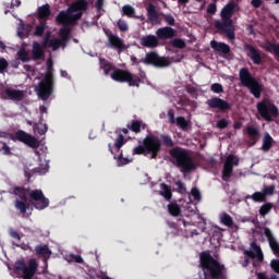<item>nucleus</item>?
<instances>
[{"label":"nucleus","mask_w":279,"mask_h":279,"mask_svg":"<svg viewBox=\"0 0 279 279\" xmlns=\"http://www.w3.org/2000/svg\"><path fill=\"white\" fill-rule=\"evenodd\" d=\"M234 10H236V2L231 1L227 5H225L220 12L221 21L217 20L214 23V27L218 32H222L226 34L229 40H234V21H232V16L234 14Z\"/></svg>","instance_id":"1"},{"label":"nucleus","mask_w":279,"mask_h":279,"mask_svg":"<svg viewBox=\"0 0 279 279\" xmlns=\"http://www.w3.org/2000/svg\"><path fill=\"white\" fill-rule=\"evenodd\" d=\"M169 154L172 158L173 165L181 169L182 173H191V171H195L197 166L195 165V160L193 156H191V151L180 146H175L169 150Z\"/></svg>","instance_id":"2"},{"label":"nucleus","mask_w":279,"mask_h":279,"mask_svg":"<svg viewBox=\"0 0 279 279\" xmlns=\"http://www.w3.org/2000/svg\"><path fill=\"white\" fill-rule=\"evenodd\" d=\"M239 78L244 86V88H248L251 95L255 97V99H260V95L263 93V84L258 82L254 75H252V72H250V69L242 68L239 71Z\"/></svg>","instance_id":"3"},{"label":"nucleus","mask_w":279,"mask_h":279,"mask_svg":"<svg viewBox=\"0 0 279 279\" xmlns=\"http://www.w3.org/2000/svg\"><path fill=\"white\" fill-rule=\"evenodd\" d=\"M29 187L24 186H15L12 191V194L17 197L14 201V206L19 210L20 215L24 217V219H28L32 217V213H27L29 210V202H27V197H29Z\"/></svg>","instance_id":"4"},{"label":"nucleus","mask_w":279,"mask_h":279,"mask_svg":"<svg viewBox=\"0 0 279 279\" xmlns=\"http://www.w3.org/2000/svg\"><path fill=\"white\" fill-rule=\"evenodd\" d=\"M51 64L48 63L47 72L44 80H41L35 88L39 99L47 101L51 95H53V72L51 71Z\"/></svg>","instance_id":"5"},{"label":"nucleus","mask_w":279,"mask_h":279,"mask_svg":"<svg viewBox=\"0 0 279 279\" xmlns=\"http://www.w3.org/2000/svg\"><path fill=\"white\" fill-rule=\"evenodd\" d=\"M256 108L259 117L267 123H274L276 119H279L278 106L267 98L257 102Z\"/></svg>","instance_id":"6"},{"label":"nucleus","mask_w":279,"mask_h":279,"mask_svg":"<svg viewBox=\"0 0 279 279\" xmlns=\"http://www.w3.org/2000/svg\"><path fill=\"white\" fill-rule=\"evenodd\" d=\"M111 80H113V82H119L120 84L126 83L129 86H135L136 88H140L141 86V77L123 69H116L111 73Z\"/></svg>","instance_id":"7"},{"label":"nucleus","mask_w":279,"mask_h":279,"mask_svg":"<svg viewBox=\"0 0 279 279\" xmlns=\"http://www.w3.org/2000/svg\"><path fill=\"white\" fill-rule=\"evenodd\" d=\"M14 271L15 274H21L22 271L23 279H32L34 276H36V271H38V262H36L34 258H31L28 264H25V260L20 259L15 262Z\"/></svg>","instance_id":"8"},{"label":"nucleus","mask_w":279,"mask_h":279,"mask_svg":"<svg viewBox=\"0 0 279 279\" xmlns=\"http://www.w3.org/2000/svg\"><path fill=\"white\" fill-rule=\"evenodd\" d=\"M28 197V204H32L36 210H45L49 206V198L45 196L43 190H31Z\"/></svg>","instance_id":"9"},{"label":"nucleus","mask_w":279,"mask_h":279,"mask_svg":"<svg viewBox=\"0 0 279 279\" xmlns=\"http://www.w3.org/2000/svg\"><path fill=\"white\" fill-rule=\"evenodd\" d=\"M141 62H143V64H150L151 66H156L157 69H165L171 64L169 58L160 57L154 51L146 53L145 58L142 59Z\"/></svg>","instance_id":"10"},{"label":"nucleus","mask_w":279,"mask_h":279,"mask_svg":"<svg viewBox=\"0 0 279 279\" xmlns=\"http://www.w3.org/2000/svg\"><path fill=\"white\" fill-rule=\"evenodd\" d=\"M11 141H19L20 143L27 145V147H31L32 149H38V147H40V142H38V138L34 137L32 134L23 130H17L14 136L11 137Z\"/></svg>","instance_id":"11"},{"label":"nucleus","mask_w":279,"mask_h":279,"mask_svg":"<svg viewBox=\"0 0 279 279\" xmlns=\"http://www.w3.org/2000/svg\"><path fill=\"white\" fill-rule=\"evenodd\" d=\"M143 145L146 147L147 154H150V157L154 160H156V158H158V154H160V149L162 147L160 140L157 136L147 135L143 141Z\"/></svg>","instance_id":"12"},{"label":"nucleus","mask_w":279,"mask_h":279,"mask_svg":"<svg viewBox=\"0 0 279 279\" xmlns=\"http://www.w3.org/2000/svg\"><path fill=\"white\" fill-rule=\"evenodd\" d=\"M234 167H239V159L234 155H229L223 163L222 180L223 182H230Z\"/></svg>","instance_id":"13"},{"label":"nucleus","mask_w":279,"mask_h":279,"mask_svg":"<svg viewBox=\"0 0 279 279\" xmlns=\"http://www.w3.org/2000/svg\"><path fill=\"white\" fill-rule=\"evenodd\" d=\"M82 19V12L78 13H69V9L66 11H60L56 17V22L58 25H73L76 21Z\"/></svg>","instance_id":"14"},{"label":"nucleus","mask_w":279,"mask_h":279,"mask_svg":"<svg viewBox=\"0 0 279 279\" xmlns=\"http://www.w3.org/2000/svg\"><path fill=\"white\" fill-rule=\"evenodd\" d=\"M206 104L208 108H211V110L216 109V110H219L220 112H228L229 110H232V104L219 97H213L208 99Z\"/></svg>","instance_id":"15"},{"label":"nucleus","mask_w":279,"mask_h":279,"mask_svg":"<svg viewBox=\"0 0 279 279\" xmlns=\"http://www.w3.org/2000/svg\"><path fill=\"white\" fill-rule=\"evenodd\" d=\"M251 247L253 251H244L245 258L242 264L243 267H247V265H250V258L252 259L257 258L259 263H263L264 257H263V251L260 250V246H258L256 242H252Z\"/></svg>","instance_id":"16"},{"label":"nucleus","mask_w":279,"mask_h":279,"mask_svg":"<svg viewBox=\"0 0 279 279\" xmlns=\"http://www.w3.org/2000/svg\"><path fill=\"white\" fill-rule=\"evenodd\" d=\"M105 35L108 38L109 47H111V49H117L119 53L128 49V47L125 46V41H123V39L118 35L112 34V32L110 31H106Z\"/></svg>","instance_id":"17"},{"label":"nucleus","mask_w":279,"mask_h":279,"mask_svg":"<svg viewBox=\"0 0 279 279\" xmlns=\"http://www.w3.org/2000/svg\"><path fill=\"white\" fill-rule=\"evenodd\" d=\"M244 51H246L247 58H250L254 64H263V54L259 49L250 44H245Z\"/></svg>","instance_id":"18"},{"label":"nucleus","mask_w":279,"mask_h":279,"mask_svg":"<svg viewBox=\"0 0 279 279\" xmlns=\"http://www.w3.org/2000/svg\"><path fill=\"white\" fill-rule=\"evenodd\" d=\"M156 36L158 40H170L175 38V29L171 26L160 27L156 31Z\"/></svg>","instance_id":"19"},{"label":"nucleus","mask_w":279,"mask_h":279,"mask_svg":"<svg viewBox=\"0 0 279 279\" xmlns=\"http://www.w3.org/2000/svg\"><path fill=\"white\" fill-rule=\"evenodd\" d=\"M88 10V1L87 0H75L71 3V5L68 8L69 14H74V12H86Z\"/></svg>","instance_id":"20"},{"label":"nucleus","mask_w":279,"mask_h":279,"mask_svg":"<svg viewBox=\"0 0 279 279\" xmlns=\"http://www.w3.org/2000/svg\"><path fill=\"white\" fill-rule=\"evenodd\" d=\"M140 44L142 47H146L147 49H156L158 47V36L156 35H145L140 39Z\"/></svg>","instance_id":"21"},{"label":"nucleus","mask_w":279,"mask_h":279,"mask_svg":"<svg viewBox=\"0 0 279 279\" xmlns=\"http://www.w3.org/2000/svg\"><path fill=\"white\" fill-rule=\"evenodd\" d=\"M35 254L43 258L44 263L47 265V263L51 258V254L53 253L49 250V245L44 244L35 246Z\"/></svg>","instance_id":"22"},{"label":"nucleus","mask_w":279,"mask_h":279,"mask_svg":"<svg viewBox=\"0 0 279 279\" xmlns=\"http://www.w3.org/2000/svg\"><path fill=\"white\" fill-rule=\"evenodd\" d=\"M210 47L214 49V51H218L219 53H223V56H228L230 53V47L226 43L211 40Z\"/></svg>","instance_id":"23"},{"label":"nucleus","mask_w":279,"mask_h":279,"mask_svg":"<svg viewBox=\"0 0 279 279\" xmlns=\"http://www.w3.org/2000/svg\"><path fill=\"white\" fill-rule=\"evenodd\" d=\"M246 134L251 138V145H256L258 143V140L260 138V131H258L257 128L254 125L246 126Z\"/></svg>","instance_id":"24"},{"label":"nucleus","mask_w":279,"mask_h":279,"mask_svg":"<svg viewBox=\"0 0 279 279\" xmlns=\"http://www.w3.org/2000/svg\"><path fill=\"white\" fill-rule=\"evenodd\" d=\"M49 16H51V7L49 5V3H46L38 8L37 19H39V21L47 22V19H49Z\"/></svg>","instance_id":"25"},{"label":"nucleus","mask_w":279,"mask_h":279,"mask_svg":"<svg viewBox=\"0 0 279 279\" xmlns=\"http://www.w3.org/2000/svg\"><path fill=\"white\" fill-rule=\"evenodd\" d=\"M4 94L7 95V97H9V99H14L15 101H21V99L25 97V94H23V90H19V89L7 88L4 90Z\"/></svg>","instance_id":"26"},{"label":"nucleus","mask_w":279,"mask_h":279,"mask_svg":"<svg viewBox=\"0 0 279 279\" xmlns=\"http://www.w3.org/2000/svg\"><path fill=\"white\" fill-rule=\"evenodd\" d=\"M33 60H43L45 58V50H43V46L35 41L33 44Z\"/></svg>","instance_id":"27"},{"label":"nucleus","mask_w":279,"mask_h":279,"mask_svg":"<svg viewBox=\"0 0 279 279\" xmlns=\"http://www.w3.org/2000/svg\"><path fill=\"white\" fill-rule=\"evenodd\" d=\"M34 132H37L40 136L47 134L49 126L47 123H43V114L39 117V123H34Z\"/></svg>","instance_id":"28"},{"label":"nucleus","mask_w":279,"mask_h":279,"mask_svg":"<svg viewBox=\"0 0 279 279\" xmlns=\"http://www.w3.org/2000/svg\"><path fill=\"white\" fill-rule=\"evenodd\" d=\"M147 16H148V21H150V23H158V11L156 10V5L149 3L147 7Z\"/></svg>","instance_id":"29"},{"label":"nucleus","mask_w":279,"mask_h":279,"mask_svg":"<svg viewBox=\"0 0 279 279\" xmlns=\"http://www.w3.org/2000/svg\"><path fill=\"white\" fill-rule=\"evenodd\" d=\"M160 189L161 191L159 192V195H161V197H165L167 202H171V199L173 198V193L171 192V187L167 185V183H161Z\"/></svg>","instance_id":"30"},{"label":"nucleus","mask_w":279,"mask_h":279,"mask_svg":"<svg viewBox=\"0 0 279 279\" xmlns=\"http://www.w3.org/2000/svg\"><path fill=\"white\" fill-rule=\"evenodd\" d=\"M129 130L135 134H140L141 129L145 130L146 125L141 120H133L131 124H128Z\"/></svg>","instance_id":"31"},{"label":"nucleus","mask_w":279,"mask_h":279,"mask_svg":"<svg viewBox=\"0 0 279 279\" xmlns=\"http://www.w3.org/2000/svg\"><path fill=\"white\" fill-rule=\"evenodd\" d=\"M274 146V137L269 133H265L262 149L264 151H269L271 147Z\"/></svg>","instance_id":"32"},{"label":"nucleus","mask_w":279,"mask_h":279,"mask_svg":"<svg viewBox=\"0 0 279 279\" xmlns=\"http://www.w3.org/2000/svg\"><path fill=\"white\" fill-rule=\"evenodd\" d=\"M168 213L171 217H180V215H182V209L178 203H170L168 204Z\"/></svg>","instance_id":"33"},{"label":"nucleus","mask_w":279,"mask_h":279,"mask_svg":"<svg viewBox=\"0 0 279 279\" xmlns=\"http://www.w3.org/2000/svg\"><path fill=\"white\" fill-rule=\"evenodd\" d=\"M113 159L117 160L118 167H125V165H130V162H132V159L123 157V150H121L118 156L113 155Z\"/></svg>","instance_id":"34"},{"label":"nucleus","mask_w":279,"mask_h":279,"mask_svg":"<svg viewBox=\"0 0 279 279\" xmlns=\"http://www.w3.org/2000/svg\"><path fill=\"white\" fill-rule=\"evenodd\" d=\"M220 222L223 226H227V228H232V226H234V220L232 219V216L227 213L220 214Z\"/></svg>","instance_id":"35"},{"label":"nucleus","mask_w":279,"mask_h":279,"mask_svg":"<svg viewBox=\"0 0 279 279\" xmlns=\"http://www.w3.org/2000/svg\"><path fill=\"white\" fill-rule=\"evenodd\" d=\"M246 199H253V202L257 203L267 202V197H265L263 192H255L252 194V196H246Z\"/></svg>","instance_id":"36"},{"label":"nucleus","mask_w":279,"mask_h":279,"mask_svg":"<svg viewBox=\"0 0 279 279\" xmlns=\"http://www.w3.org/2000/svg\"><path fill=\"white\" fill-rule=\"evenodd\" d=\"M177 126L183 130V132H186L189 130V121H186V118L180 116L177 117Z\"/></svg>","instance_id":"37"},{"label":"nucleus","mask_w":279,"mask_h":279,"mask_svg":"<svg viewBox=\"0 0 279 279\" xmlns=\"http://www.w3.org/2000/svg\"><path fill=\"white\" fill-rule=\"evenodd\" d=\"M17 58L21 62H29V60H32V58H29V52H27L25 48H21L17 51Z\"/></svg>","instance_id":"38"},{"label":"nucleus","mask_w":279,"mask_h":279,"mask_svg":"<svg viewBox=\"0 0 279 279\" xmlns=\"http://www.w3.org/2000/svg\"><path fill=\"white\" fill-rule=\"evenodd\" d=\"M47 29V21H40V23L35 27V36H44Z\"/></svg>","instance_id":"39"},{"label":"nucleus","mask_w":279,"mask_h":279,"mask_svg":"<svg viewBox=\"0 0 279 279\" xmlns=\"http://www.w3.org/2000/svg\"><path fill=\"white\" fill-rule=\"evenodd\" d=\"M271 208H274V205L271 203H266L262 205L259 208L260 217H265L266 215H269V213H271Z\"/></svg>","instance_id":"40"},{"label":"nucleus","mask_w":279,"mask_h":279,"mask_svg":"<svg viewBox=\"0 0 279 279\" xmlns=\"http://www.w3.org/2000/svg\"><path fill=\"white\" fill-rule=\"evenodd\" d=\"M147 148L145 144L138 145L133 149V155L134 156H147Z\"/></svg>","instance_id":"41"},{"label":"nucleus","mask_w":279,"mask_h":279,"mask_svg":"<svg viewBox=\"0 0 279 279\" xmlns=\"http://www.w3.org/2000/svg\"><path fill=\"white\" fill-rule=\"evenodd\" d=\"M100 68L102 69L105 75H110V71H112V69H113L112 63H110L106 60H102L100 62Z\"/></svg>","instance_id":"42"},{"label":"nucleus","mask_w":279,"mask_h":279,"mask_svg":"<svg viewBox=\"0 0 279 279\" xmlns=\"http://www.w3.org/2000/svg\"><path fill=\"white\" fill-rule=\"evenodd\" d=\"M125 145V137L123 136V134H119L116 143H114V147L118 151H121V147H123Z\"/></svg>","instance_id":"43"},{"label":"nucleus","mask_w":279,"mask_h":279,"mask_svg":"<svg viewBox=\"0 0 279 279\" xmlns=\"http://www.w3.org/2000/svg\"><path fill=\"white\" fill-rule=\"evenodd\" d=\"M49 47H51L53 51H57V49H60V47H62V39H58V38L50 39Z\"/></svg>","instance_id":"44"},{"label":"nucleus","mask_w":279,"mask_h":279,"mask_svg":"<svg viewBox=\"0 0 279 279\" xmlns=\"http://www.w3.org/2000/svg\"><path fill=\"white\" fill-rule=\"evenodd\" d=\"M171 45L177 49H184L186 47V41H184V39L177 38L171 41Z\"/></svg>","instance_id":"45"},{"label":"nucleus","mask_w":279,"mask_h":279,"mask_svg":"<svg viewBox=\"0 0 279 279\" xmlns=\"http://www.w3.org/2000/svg\"><path fill=\"white\" fill-rule=\"evenodd\" d=\"M122 12L125 16H129L131 19L132 16H134L135 11L134 8H132V5L126 4L122 8Z\"/></svg>","instance_id":"46"},{"label":"nucleus","mask_w":279,"mask_h":279,"mask_svg":"<svg viewBox=\"0 0 279 279\" xmlns=\"http://www.w3.org/2000/svg\"><path fill=\"white\" fill-rule=\"evenodd\" d=\"M276 191V185H267V186H264L262 193L264 194V197H267V195H274Z\"/></svg>","instance_id":"47"},{"label":"nucleus","mask_w":279,"mask_h":279,"mask_svg":"<svg viewBox=\"0 0 279 279\" xmlns=\"http://www.w3.org/2000/svg\"><path fill=\"white\" fill-rule=\"evenodd\" d=\"M71 34V29L69 27L60 28L59 36L62 40H69V35Z\"/></svg>","instance_id":"48"},{"label":"nucleus","mask_w":279,"mask_h":279,"mask_svg":"<svg viewBox=\"0 0 279 279\" xmlns=\"http://www.w3.org/2000/svg\"><path fill=\"white\" fill-rule=\"evenodd\" d=\"M160 138L166 147H173L175 145L169 135H160Z\"/></svg>","instance_id":"49"},{"label":"nucleus","mask_w":279,"mask_h":279,"mask_svg":"<svg viewBox=\"0 0 279 279\" xmlns=\"http://www.w3.org/2000/svg\"><path fill=\"white\" fill-rule=\"evenodd\" d=\"M228 125H230V121L226 119H220L216 122V128H218V130H226Z\"/></svg>","instance_id":"50"},{"label":"nucleus","mask_w":279,"mask_h":279,"mask_svg":"<svg viewBox=\"0 0 279 279\" xmlns=\"http://www.w3.org/2000/svg\"><path fill=\"white\" fill-rule=\"evenodd\" d=\"M270 248L274 252V254L276 256H279V243L276 240H271V242H269Z\"/></svg>","instance_id":"51"},{"label":"nucleus","mask_w":279,"mask_h":279,"mask_svg":"<svg viewBox=\"0 0 279 279\" xmlns=\"http://www.w3.org/2000/svg\"><path fill=\"white\" fill-rule=\"evenodd\" d=\"M10 66V63H8V60L5 58H0V73H4L8 71V68Z\"/></svg>","instance_id":"52"},{"label":"nucleus","mask_w":279,"mask_h":279,"mask_svg":"<svg viewBox=\"0 0 279 279\" xmlns=\"http://www.w3.org/2000/svg\"><path fill=\"white\" fill-rule=\"evenodd\" d=\"M211 90L213 93H216L217 95L223 93V85L219 84V83H214L211 85Z\"/></svg>","instance_id":"53"},{"label":"nucleus","mask_w":279,"mask_h":279,"mask_svg":"<svg viewBox=\"0 0 279 279\" xmlns=\"http://www.w3.org/2000/svg\"><path fill=\"white\" fill-rule=\"evenodd\" d=\"M191 195L196 202H199L202 199V193H199V190H197V187H192Z\"/></svg>","instance_id":"54"},{"label":"nucleus","mask_w":279,"mask_h":279,"mask_svg":"<svg viewBox=\"0 0 279 279\" xmlns=\"http://www.w3.org/2000/svg\"><path fill=\"white\" fill-rule=\"evenodd\" d=\"M163 20L166 21L167 25H175V17H173L171 14H165Z\"/></svg>","instance_id":"55"},{"label":"nucleus","mask_w":279,"mask_h":279,"mask_svg":"<svg viewBox=\"0 0 279 279\" xmlns=\"http://www.w3.org/2000/svg\"><path fill=\"white\" fill-rule=\"evenodd\" d=\"M175 186H177V191L178 193H186V186L184 185V183L182 181H177L175 183Z\"/></svg>","instance_id":"56"},{"label":"nucleus","mask_w":279,"mask_h":279,"mask_svg":"<svg viewBox=\"0 0 279 279\" xmlns=\"http://www.w3.org/2000/svg\"><path fill=\"white\" fill-rule=\"evenodd\" d=\"M9 234L11 238L14 239V241H17V243H21V234H19L17 231H15L14 229H10Z\"/></svg>","instance_id":"57"},{"label":"nucleus","mask_w":279,"mask_h":279,"mask_svg":"<svg viewBox=\"0 0 279 279\" xmlns=\"http://www.w3.org/2000/svg\"><path fill=\"white\" fill-rule=\"evenodd\" d=\"M264 234L268 239V243H271V241H276V238H274V234L271 233V230H269V228L264 229Z\"/></svg>","instance_id":"58"},{"label":"nucleus","mask_w":279,"mask_h":279,"mask_svg":"<svg viewBox=\"0 0 279 279\" xmlns=\"http://www.w3.org/2000/svg\"><path fill=\"white\" fill-rule=\"evenodd\" d=\"M278 48V44H272V43H268L266 44V51H269V53H271L274 51V53H276V49Z\"/></svg>","instance_id":"59"},{"label":"nucleus","mask_w":279,"mask_h":279,"mask_svg":"<svg viewBox=\"0 0 279 279\" xmlns=\"http://www.w3.org/2000/svg\"><path fill=\"white\" fill-rule=\"evenodd\" d=\"M168 119H169V123H171V125H173L174 123H177L175 112H173V109H170V110L168 111Z\"/></svg>","instance_id":"60"},{"label":"nucleus","mask_w":279,"mask_h":279,"mask_svg":"<svg viewBox=\"0 0 279 279\" xmlns=\"http://www.w3.org/2000/svg\"><path fill=\"white\" fill-rule=\"evenodd\" d=\"M270 267L276 274H279V259H272L270 263Z\"/></svg>","instance_id":"61"},{"label":"nucleus","mask_w":279,"mask_h":279,"mask_svg":"<svg viewBox=\"0 0 279 279\" xmlns=\"http://www.w3.org/2000/svg\"><path fill=\"white\" fill-rule=\"evenodd\" d=\"M217 13V4L210 3L207 7V14H216Z\"/></svg>","instance_id":"62"},{"label":"nucleus","mask_w":279,"mask_h":279,"mask_svg":"<svg viewBox=\"0 0 279 279\" xmlns=\"http://www.w3.org/2000/svg\"><path fill=\"white\" fill-rule=\"evenodd\" d=\"M118 27L120 29V32H128V23H125V21H119L118 22Z\"/></svg>","instance_id":"63"},{"label":"nucleus","mask_w":279,"mask_h":279,"mask_svg":"<svg viewBox=\"0 0 279 279\" xmlns=\"http://www.w3.org/2000/svg\"><path fill=\"white\" fill-rule=\"evenodd\" d=\"M2 151L4 156H12V150L10 149V146L8 144L3 143L2 145Z\"/></svg>","instance_id":"64"}]
</instances>
